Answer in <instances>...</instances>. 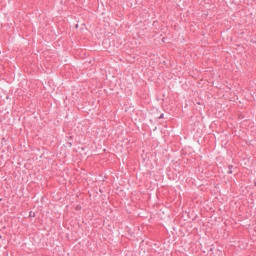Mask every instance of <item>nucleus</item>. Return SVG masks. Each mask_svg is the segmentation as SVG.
I'll return each mask as SVG.
<instances>
[{
    "label": "nucleus",
    "instance_id": "obj_1",
    "mask_svg": "<svg viewBox=\"0 0 256 256\" xmlns=\"http://www.w3.org/2000/svg\"><path fill=\"white\" fill-rule=\"evenodd\" d=\"M233 167H234L233 165H229L228 166V172H227L228 175H232L233 174Z\"/></svg>",
    "mask_w": 256,
    "mask_h": 256
},
{
    "label": "nucleus",
    "instance_id": "obj_2",
    "mask_svg": "<svg viewBox=\"0 0 256 256\" xmlns=\"http://www.w3.org/2000/svg\"><path fill=\"white\" fill-rule=\"evenodd\" d=\"M163 117H164V114H161L160 117H159V119H163Z\"/></svg>",
    "mask_w": 256,
    "mask_h": 256
}]
</instances>
